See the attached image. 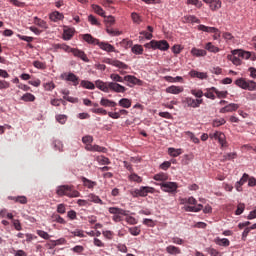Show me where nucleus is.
Returning a JSON list of instances; mask_svg holds the SVG:
<instances>
[{
    "label": "nucleus",
    "mask_w": 256,
    "mask_h": 256,
    "mask_svg": "<svg viewBox=\"0 0 256 256\" xmlns=\"http://www.w3.org/2000/svg\"><path fill=\"white\" fill-rule=\"evenodd\" d=\"M95 86L103 93H109V91H113L114 93H125L127 88L125 86L115 83V82H103L102 80H96Z\"/></svg>",
    "instance_id": "obj_1"
},
{
    "label": "nucleus",
    "mask_w": 256,
    "mask_h": 256,
    "mask_svg": "<svg viewBox=\"0 0 256 256\" xmlns=\"http://www.w3.org/2000/svg\"><path fill=\"white\" fill-rule=\"evenodd\" d=\"M184 203H187L184 205V210L190 213H199L203 209V205L197 204V200L193 197L185 199Z\"/></svg>",
    "instance_id": "obj_2"
},
{
    "label": "nucleus",
    "mask_w": 256,
    "mask_h": 256,
    "mask_svg": "<svg viewBox=\"0 0 256 256\" xmlns=\"http://www.w3.org/2000/svg\"><path fill=\"white\" fill-rule=\"evenodd\" d=\"M108 211L109 213H111V215H113L112 220L115 223H120V221H123V216L127 217V215H129V211L123 210L118 207H110Z\"/></svg>",
    "instance_id": "obj_3"
},
{
    "label": "nucleus",
    "mask_w": 256,
    "mask_h": 256,
    "mask_svg": "<svg viewBox=\"0 0 256 256\" xmlns=\"http://www.w3.org/2000/svg\"><path fill=\"white\" fill-rule=\"evenodd\" d=\"M235 85H237V87H240V89H245L246 91H256V82L253 80L239 78L235 81Z\"/></svg>",
    "instance_id": "obj_4"
},
{
    "label": "nucleus",
    "mask_w": 256,
    "mask_h": 256,
    "mask_svg": "<svg viewBox=\"0 0 256 256\" xmlns=\"http://www.w3.org/2000/svg\"><path fill=\"white\" fill-rule=\"evenodd\" d=\"M147 49H160V51H167L169 49V42L166 40H152L149 43L145 44Z\"/></svg>",
    "instance_id": "obj_5"
},
{
    "label": "nucleus",
    "mask_w": 256,
    "mask_h": 256,
    "mask_svg": "<svg viewBox=\"0 0 256 256\" xmlns=\"http://www.w3.org/2000/svg\"><path fill=\"white\" fill-rule=\"evenodd\" d=\"M210 139H215L221 146V149H225L229 147V143H227V139L223 132L216 131L214 133L209 134Z\"/></svg>",
    "instance_id": "obj_6"
},
{
    "label": "nucleus",
    "mask_w": 256,
    "mask_h": 256,
    "mask_svg": "<svg viewBox=\"0 0 256 256\" xmlns=\"http://www.w3.org/2000/svg\"><path fill=\"white\" fill-rule=\"evenodd\" d=\"M184 107H192V109H197L203 105V99H195L193 97H186L182 100Z\"/></svg>",
    "instance_id": "obj_7"
},
{
    "label": "nucleus",
    "mask_w": 256,
    "mask_h": 256,
    "mask_svg": "<svg viewBox=\"0 0 256 256\" xmlns=\"http://www.w3.org/2000/svg\"><path fill=\"white\" fill-rule=\"evenodd\" d=\"M179 185L176 182H163L161 184V189L165 193H175L177 191Z\"/></svg>",
    "instance_id": "obj_8"
},
{
    "label": "nucleus",
    "mask_w": 256,
    "mask_h": 256,
    "mask_svg": "<svg viewBox=\"0 0 256 256\" xmlns=\"http://www.w3.org/2000/svg\"><path fill=\"white\" fill-rule=\"evenodd\" d=\"M61 78L65 79V81H70L71 83H73L74 87H77L79 85V78L72 72L61 74Z\"/></svg>",
    "instance_id": "obj_9"
},
{
    "label": "nucleus",
    "mask_w": 256,
    "mask_h": 256,
    "mask_svg": "<svg viewBox=\"0 0 256 256\" xmlns=\"http://www.w3.org/2000/svg\"><path fill=\"white\" fill-rule=\"evenodd\" d=\"M70 53H72V55H74V57H78L79 59L84 61V63H89V58L87 57V54H85L83 52V50H79L77 48H72V49H70Z\"/></svg>",
    "instance_id": "obj_10"
},
{
    "label": "nucleus",
    "mask_w": 256,
    "mask_h": 256,
    "mask_svg": "<svg viewBox=\"0 0 256 256\" xmlns=\"http://www.w3.org/2000/svg\"><path fill=\"white\" fill-rule=\"evenodd\" d=\"M247 181H249V174L244 173L240 180L235 183L236 191L241 193L243 191V186L245 185V183H247Z\"/></svg>",
    "instance_id": "obj_11"
},
{
    "label": "nucleus",
    "mask_w": 256,
    "mask_h": 256,
    "mask_svg": "<svg viewBox=\"0 0 256 256\" xmlns=\"http://www.w3.org/2000/svg\"><path fill=\"white\" fill-rule=\"evenodd\" d=\"M206 5H209L211 11H219L221 9V0H203Z\"/></svg>",
    "instance_id": "obj_12"
},
{
    "label": "nucleus",
    "mask_w": 256,
    "mask_h": 256,
    "mask_svg": "<svg viewBox=\"0 0 256 256\" xmlns=\"http://www.w3.org/2000/svg\"><path fill=\"white\" fill-rule=\"evenodd\" d=\"M98 47H100L102 49V51H107V53H115V46H113L107 42L99 41Z\"/></svg>",
    "instance_id": "obj_13"
},
{
    "label": "nucleus",
    "mask_w": 256,
    "mask_h": 256,
    "mask_svg": "<svg viewBox=\"0 0 256 256\" xmlns=\"http://www.w3.org/2000/svg\"><path fill=\"white\" fill-rule=\"evenodd\" d=\"M82 39L89 45H99V39L93 37L91 34H83Z\"/></svg>",
    "instance_id": "obj_14"
},
{
    "label": "nucleus",
    "mask_w": 256,
    "mask_h": 256,
    "mask_svg": "<svg viewBox=\"0 0 256 256\" xmlns=\"http://www.w3.org/2000/svg\"><path fill=\"white\" fill-rule=\"evenodd\" d=\"M237 109H239V104L230 103L221 108L220 113H232V111H237Z\"/></svg>",
    "instance_id": "obj_15"
},
{
    "label": "nucleus",
    "mask_w": 256,
    "mask_h": 256,
    "mask_svg": "<svg viewBox=\"0 0 256 256\" xmlns=\"http://www.w3.org/2000/svg\"><path fill=\"white\" fill-rule=\"evenodd\" d=\"M166 253H168V255H181V248L177 247V246H173V245H169L166 247Z\"/></svg>",
    "instance_id": "obj_16"
},
{
    "label": "nucleus",
    "mask_w": 256,
    "mask_h": 256,
    "mask_svg": "<svg viewBox=\"0 0 256 256\" xmlns=\"http://www.w3.org/2000/svg\"><path fill=\"white\" fill-rule=\"evenodd\" d=\"M232 55H237L238 57H241L242 59H251L252 54L249 51L233 50Z\"/></svg>",
    "instance_id": "obj_17"
},
{
    "label": "nucleus",
    "mask_w": 256,
    "mask_h": 256,
    "mask_svg": "<svg viewBox=\"0 0 256 256\" xmlns=\"http://www.w3.org/2000/svg\"><path fill=\"white\" fill-rule=\"evenodd\" d=\"M166 93H171L172 95H179V93H183V87L182 86H169L166 88Z\"/></svg>",
    "instance_id": "obj_18"
},
{
    "label": "nucleus",
    "mask_w": 256,
    "mask_h": 256,
    "mask_svg": "<svg viewBox=\"0 0 256 256\" xmlns=\"http://www.w3.org/2000/svg\"><path fill=\"white\" fill-rule=\"evenodd\" d=\"M124 81L130 83L131 85H141L142 81L133 75L124 76Z\"/></svg>",
    "instance_id": "obj_19"
},
{
    "label": "nucleus",
    "mask_w": 256,
    "mask_h": 256,
    "mask_svg": "<svg viewBox=\"0 0 256 256\" xmlns=\"http://www.w3.org/2000/svg\"><path fill=\"white\" fill-rule=\"evenodd\" d=\"M214 243L216 245H219V247H229V245H231V242L229 241V239L219 238V237L214 239Z\"/></svg>",
    "instance_id": "obj_20"
},
{
    "label": "nucleus",
    "mask_w": 256,
    "mask_h": 256,
    "mask_svg": "<svg viewBox=\"0 0 256 256\" xmlns=\"http://www.w3.org/2000/svg\"><path fill=\"white\" fill-rule=\"evenodd\" d=\"M198 31H204V33H218L219 29L200 24L198 25Z\"/></svg>",
    "instance_id": "obj_21"
},
{
    "label": "nucleus",
    "mask_w": 256,
    "mask_h": 256,
    "mask_svg": "<svg viewBox=\"0 0 256 256\" xmlns=\"http://www.w3.org/2000/svg\"><path fill=\"white\" fill-rule=\"evenodd\" d=\"M77 193V191H75V189L73 188V186L71 185H63L58 187V190L56 193Z\"/></svg>",
    "instance_id": "obj_22"
},
{
    "label": "nucleus",
    "mask_w": 256,
    "mask_h": 256,
    "mask_svg": "<svg viewBox=\"0 0 256 256\" xmlns=\"http://www.w3.org/2000/svg\"><path fill=\"white\" fill-rule=\"evenodd\" d=\"M100 105L102 107H117V102L109 100L107 98H101Z\"/></svg>",
    "instance_id": "obj_23"
},
{
    "label": "nucleus",
    "mask_w": 256,
    "mask_h": 256,
    "mask_svg": "<svg viewBox=\"0 0 256 256\" xmlns=\"http://www.w3.org/2000/svg\"><path fill=\"white\" fill-rule=\"evenodd\" d=\"M168 155H170V157H179V155H183V149L168 148Z\"/></svg>",
    "instance_id": "obj_24"
},
{
    "label": "nucleus",
    "mask_w": 256,
    "mask_h": 256,
    "mask_svg": "<svg viewBox=\"0 0 256 256\" xmlns=\"http://www.w3.org/2000/svg\"><path fill=\"white\" fill-rule=\"evenodd\" d=\"M118 105L124 109H129L132 105V101L129 98H122L119 100Z\"/></svg>",
    "instance_id": "obj_25"
},
{
    "label": "nucleus",
    "mask_w": 256,
    "mask_h": 256,
    "mask_svg": "<svg viewBox=\"0 0 256 256\" xmlns=\"http://www.w3.org/2000/svg\"><path fill=\"white\" fill-rule=\"evenodd\" d=\"M190 77H196L197 79H207V73L197 72L196 70H192L189 72Z\"/></svg>",
    "instance_id": "obj_26"
},
{
    "label": "nucleus",
    "mask_w": 256,
    "mask_h": 256,
    "mask_svg": "<svg viewBox=\"0 0 256 256\" xmlns=\"http://www.w3.org/2000/svg\"><path fill=\"white\" fill-rule=\"evenodd\" d=\"M191 54L194 57H205V55H207V51L203 49L192 48Z\"/></svg>",
    "instance_id": "obj_27"
},
{
    "label": "nucleus",
    "mask_w": 256,
    "mask_h": 256,
    "mask_svg": "<svg viewBox=\"0 0 256 256\" xmlns=\"http://www.w3.org/2000/svg\"><path fill=\"white\" fill-rule=\"evenodd\" d=\"M82 183H83L84 187H87V189H93V187L97 186V182L91 181L85 177L82 178Z\"/></svg>",
    "instance_id": "obj_28"
},
{
    "label": "nucleus",
    "mask_w": 256,
    "mask_h": 256,
    "mask_svg": "<svg viewBox=\"0 0 256 256\" xmlns=\"http://www.w3.org/2000/svg\"><path fill=\"white\" fill-rule=\"evenodd\" d=\"M73 35H75V31L73 29L71 28L65 29L63 33V39L65 41H69L70 39L73 38Z\"/></svg>",
    "instance_id": "obj_29"
},
{
    "label": "nucleus",
    "mask_w": 256,
    "mask_h": 256,
    "mask_svg": "<svg viewBox=\"0 0 256 256\" xmlns=\"http://www.w3.org/2000/svg\"><path fill=\"white\" fill-rule=\"evenodd\" d=\"M212 91L217 95L218 99H227V95H229L228 91H219L217 88L212 87Z\"/></svg>",
    "instance_id": "obj_30"
},
{
    "label": "nucleus",
    "mask_w": 256,
    "mask_h": 256,
    "mask_svg": "<svg viewBox=\"0 0 256 256\" xmlns=\"http://www.w3.org/2000/svg\"><path fill=\"white\" fill-rule=\"evenodd\" d=\"M233 159H237V153L235 152H230L222 156L223 163H225V161H233Z\"/></svg>",
    "instance_id": "obj_31"
},
{
    "label": "nucleus",
    "mask_w": 256,
    "mask_h": 256,
    "mask_svg": "<svg viewBox=\"0 0 256 256\" xmlns=\"http://www.w3.org/2000/svg\"><path fill=\"white\" fill-rule=\"evenodd\" d=\"M63 19V14H61L59 11H54L50 14V20L51 21H61Z\"/></svg>",
    "instance_id": "obj_32"
},
{
    "label": "nucleus",
    "mask_w": 256,
    "mask_h": 256,
    "mask_svg": "<svg viewBox=\"0 0 256 256\" xmlns=\"http://www.w3.org/2000/svg\"><path fill=\"white\" fill-rule=\"evenodd\" d=\"M34 25H37L38 27H41V29H47V22L44 20H41V18L34 17Z\"/></svg>",
    "instance_id": "obj_33"
},
{
    "label": "nucleus",
    "mask_w": 256,
    "mask_h": 256,
    "mask_svg": "<svg viewBox=\"0 0 256 256\" xmlns=\"http://www.w3.org/2000/svg\"><path fill=\"white\" fill-rule=\"evenodd\" d=\"M8 199L15 201V203H21L22 205H25L27 203V197L25 196H17V197H8Z\"/></svg>",
    "instance_id": "obj_34"
},
{
    "label": "nucleus",
    "mask_w": 256,
    "mask_h": 256,
    "mask_svg": "<svg viewBox=\"0 0 256 256\" xmlns=\"http://www.w3.org/2000/svg\"><path fill=\"white\" fill-rule=\"evenodd\" d=\"M131 19H132L133 23H135L136 25H141V23H143V19L137 12H133L131 14Z\"/></svg>",
    "instance_id": "obj_35"
},
{
    "label": "nucleus",
    "mask_w": 256,
    "mask_h": 256,
    "mask_svg": "<svg viewBox=\"0 0 256 256\" xmlns=\"http://www.w3.org/2000/svg\"><path fill=\"white\" fill-rule=\"evenodd\" d=\"M81 87H83L84 89H90L93 90L95 89V85L93 84V82L88 81V80H82L80 83Z\"/></svg>",
    "instance_id": "obj_36"
},
{
    "label": "nucleus",
    "mask_w": 256,
    "mask_h": 256,
    "mask_svg": "<svg viewBox=\"0 0 256 256\" xmlns=\"http://www.w3.org/2000/svg\"><path fill=\"white\" fill-rule=\"evenodd\" d=\"M110 79L113 81V83H123L125 81V77H121L119 74H111Z\"/></svg>",
    "instance_id": "obj_37"
},
{
    "label": "nucleus",
    "mask_w": 256,
    "mask_h": 256,
    "mask_svg": "<svg viewBox=\"0 0 256 256\" xmlns=\"http://www.w3.org/2000/svg\"><path fill=\"white\" fill-rule=\"evenodd\" d=\"M205 49L210 53H219V47L213 45V43L208 42L205 46Z\"/></svg>",
    "instance_id": "obj_38"
},
{
    "label": "nucleus",
    "mask_w": 256,
    "mask_h": 256,
    "mask_svg": "<svg viewBox=\"0 0 256 256\" xmlns=\"http://www.w3.org/2000/svg\"><path fill=\"white\" fill-rule=\"evenodd\" d=\"M167 179H169V175H167V173L161 172V173L154 175L155 181H167Z\"/></svg>",
    "instance_id": "obj_39"
},
{
    "label": "nucleus",
    "mask_w": 256,
    "mask_h": 256,
    "mask_svg": "<svg viewBox=\"0 0 256 256\" xmlns=\"http://www.w3.org/2000/svg\"><path fill=\"white\" fill-rule=\"evenodd\" d=\"M52 221L55 223H60V225H65V223H67V221H65V219H63V217H61L59 214H53Z\"/></svg>",
    "instance_id": "obj_40"
},
{
    "label": "nucleus",
    "mask_w": 256,
    "mask_h": 256,
    "mask_svg": "<svg viewBox=\"0 0 256 256\" xmlns=\"http://www.w3.org/2000/svg\"><path fill=\"white\" fill-rule=\"evenodd\" d=\"M215 91H213V87L206 89V92L204 93V97L207 99H212V101H215Z\"/></svg>",
    "instance_id": "obj_41"
},
{
    "label": "nucleus",
    "mask_w": 256,
    "mask_h": 256,
    "mask_svg": "<svg viewBox=\"0 0 256 256\" xmlns=\"http://www.w3.org/2000/svg\"><path fill=\"white\" fill-rule=\"evenodd\" d=\"M21 101H25V102H33L35 101V95L31 94V93H26L21 97Z\"/></svg>",
    "instance_id": "obj_42"
},
{
    "label": "nucleus",
    "mask_w": 256,
    "mask_h": 256,
    "mask_svg": "<svg viewBox=\"0 0 256 256\" xmlns=\"http://www.w3.org/2000/svg\"><path fill=\"white\" fill-rule=\"evenodd\" d=\"M132 53L135 55H143V46L136 44L132 47Z\"/></svg>",
    "instance_id": "obj_43"
},
{
    "label": "nucleus",
    "mask_w": 256,
    "mask_h": 256,
    "mask_svg": "<svg viewBox=\"0 0 256 256\" xmlns=\"http://www.w3.org/2000/svg\"><path fill=\"white\" fill-rule=\"evenodd\" d=\"M93 11L97 13V15H100V17H105V10L101 8L99 5H92Z\"/></svg>",
    "instance_id": "obj_44"
},
{
    "label": "nucleus",
    "mask_w": 256,
    "mask_h": 256,
    "mask_svg": "<svg viewBox=\"0 0 256 256\" xmlns=\"http://www.w3.org/2000/svg\"><path fill=\"white\" fill-rule=\"evenodd\" d=\"M56 121L60 123V125H65V123H67V115L65 114L56 115Z\"/></svg>",
    "instance_id": "obj_45"
},
{
    "label": "nucleus",
    "mask_w": 256,
    "mask_h": 256,
    "mask_svg": "<svg viewBox=\"0 0 256 256\" xmlns=\"http://www.w3.org/2000/svg\"><path fill=\"white\" fill-rule=\"evenodd\" d=\"M113 67H118V69H127V64L119 61V60H113L112 62Z\"/></svg>",
    "instance_id": "obj_46"
},
{
    "label": "nucleus",
    "mask_w": 256,
    "mask_h": 256,
    "mask_svg": "<svg viewBox=\"0 0 256 256\" xmlns=\"http://www.w3.org/2000/svg\"><path fill=\"white\" fill-rule=\"evenodd\" d=\"M225 123H227L225 118L215 119L212 122V126L213 127H221V125H225Z\"/></svg>",
    "instance_id": "obj_47"
},
{
    "label": "nucleus",
    "mask_w": 256,
    "mask_h": 256,
    "mask_svg": "<svg viewBox=\"0 0 256 256\" xmlns=\"http://www.w3.org/2000/svg\"><path fill=\"white\" fill-rule=\"evenodd\" d=\"M191 95H194L197 99H201V97L204 96L203 90H197V89H192L190 91Z\"/></svg>",
    "instance_id": "obj_48"
},
{
    "label": "nucleus",
    "mask_w": 256,
    "mask_h": 256,
    "mask_svg": "<svg viewBox=\"0 0 256 256\" xmlns=\"http://www.w3.org/2000/svg\"><path fill=\"white\" fill-rule=\"evenodd\" d=\"M106 32L108 33V35H112V37H119V35H121V32H119L117 30H113L109 26H107Z\"/></svg>",
    "instance_id": "obj_49"
},
{
    "label": "nucleus",
    "mask_w": 256,
    "mask_h": 256,
    "mask_svg": "<svg viewBox=\"0 0 256 256\" xmlns=\"http://www.w3.org/2000/svg\"><path fill=\"white\" fill-rule=\"evenodd\" d=\"M91 111H92V113H96V115H107L108 114L107 110H105L103 108H92Z\"/></svg>",
    "instance_id": "obj_50"
},
{
    "label": "nucleus",
    "mask_w": 256,
    "mask_h": 256,
    "mask_svg": "<svg viewBox=\"0 0 256 256\" xmlns=\"http://www.w3.org/2000/svg\"><path fill=\"white\" fill-rule=\"evenodd\" d=\"M185 20L187 21V23H201V20L193 15L185 17Z\"/></svg>",
    "instance_id": "obj_51"
},
{
    "label": "nucleus",
    "mask_w": 256,
    "mask_h": 256,
    "mask_svg": "<svg viewBox=\"0 0 256 256\" xmlns=\"http://www.w3.org/2000/svg\"><path fill=\"white\" fill-rule=\"evenodd\" d=\"M129 233H131L134 237H137V235H141V229L139 227H131L129 228Z\"/></svg>",
    "instance_id": "obj_52"
},
{
    "label": "nucleus",
    "mask_w": 256,
    "mask_h": 256,
    "mask_svg": "<svg viewBox=\"0 0 256 256\" xmlns=\"http://www.w3.org/2000/svg\"><path fill=\"white\" fill-rule=\"evenodd\" d=\"M103 237H105L106 239H109V241H111V239H113L115 233H113V231L111 230H106L102 232Z\"/></svg>",
    "instance_id": "obj_53"
},
{
    "label": "nucleus",
    "mask_w": 256,
    "mask_h": 256,
    "mask_svg": "<svg viewBox=\"0 0 256 256\" xmlns=\"http://www.w3.org/2000/svg\"><path fill=\"white\" fill-rule=\"evenodd\" d=\"M82 143H84V145H90L91 143H93V136L91 135H86L82 138Z\"/></svg>",
    "instance_id": "obj_54"
},
{
    "label": "nucleus",
    "mask_w": 256,
    "mask_h": 256,
    "mask_svg": "<svg viewBox=\"0 0 256 256\" xmlns=\"http://www.w3.org/2000/svg\"><path fill=\"white\" fill-rule=\"evenodd\" d=\"M88 21H89V23H91V25H96L97 27H99V25H101V23H99V20H97V18H95V16H93V15L88 16Z\"/></svg>",
    "instance_id": "obj_55"
},
{
    "label": "nucleus",
    "mask_w": 256,
    "mask_h": 256,
    "mask_svg": "<svg viewBox=\"0 0 256 256\" xmlns=\"http://www.w3.org/2000/svg\"><path fill=\"white\" fill-rule=\"evenodd\" d=\"M92 151L93 152L97 151L98 153H106L107 152V148L101 147L99 145H93Z\"/></svg>",
    "instance_id": "obj_56"
},
{
    "label": "nucleus",
    "mask_w": 256,
    "mask_h": 256,
    "mask_svg": "<svg viewBox=\"0 0 256 256\" xmlns=\"http://www.w3.org/2000/svg\"><path fill=\"white\" fill-rule=\"evenodd\" d=\"M243 211H245V205L243 203H239L235 211V215H241Z\"/></svg>",
    "instance_id": "obj_57"
},
{
    "label": "nucleus",
    "mask_w": 256,
    "mask_h": 256,
    "mask_svg": "<svg viewBox=\"0 0 256 256\" xmlns=\"http://www.w3.org/2000/svg\"><path fill=\"white\" fill-rule=\"evenodd\" d=\"M98 162L101 163V165H109L111 163V161H109V158L105 156H100L98 158Z\"/></svg>",
    "instance_id": "obj_58"
},
{
    "label": "nucleus",
    "mask_w": 256,
    "mask_h": 256,
    "mask_svg": "<svg viewBox=\"0 0 256 256\" xmlns=\"http://www.w3.org/2000/svg\"><path fill=\"white\" fill-rule=\"evenodd\" d=\"M230 61H232L234 65H241V59H239L237 55L233 54L232 56H230Z\"/></svg>",
    "instance_id": "obj_59"
},
{
    "label": "nucleus",
    "mask_w": 256,
    "mask_h": 256,
    "mask_svg": "<svg viewBox=\"0 0 256 256\" xmlns=\"http://www.w3.org/2000/svg\"><path fill=\"white\" fill-rule=\"evenodd\" d=\"M44 89L46 91H53V89H55V83L53 82H48L44 84Z\"/></svg>",
    "instance_id": "obj_60"
},
{
    "label": "nucleus",
    "mask_w": 256,
    "mask_h": 256,
    "mask_svg": "<svg viewBox=\"0 0 256 256\" xmlns=\"http://www.w3.org/2000/svg\"><path fill=\"white\" fill-rule=\"evenodd\" d=\"M143 225H146V227H153L155 225V222L152 219L145 218L143 220Z\"/></svg>",
    "instance_id": "obj_61"
},
{
    "label": "nucleus",
    "mask_w": 256,
    "mask_h": 256,
    "mask_svg": "<svg viewBox=\"0 0 256 256\" xmlns=\"http://www.w3.org/2000/svg\"><path fill=\"white\" fill-rule=\"evenodd\" d=\"M33 66L36 69H45V63L41 62V61H34L33 62Z\"/></svg>",
    "instance_id": "obj_62"
},
{
    "label": "nucleus",
    "mask_w": 256,
    "mask_h": 256,
    "mask_svg": "<svg viewBox=\"0 0 256 256\" xmlns=\"http://www.w3.org/2000/svg\"><path fill=\"white\" fill-rule=\"evenodd\" d=\"M248 187H255L256 186V179L255 177H249L248 175Z\"/></svg>",
    "instance_id": "obj_63"
},
{
    "label": "nucleus",
    "mask_w": 256,
    "mask_h": 256,
    "mask_svg": "<svg viewBox=\"0 0 256 256\" xmlns=\"http://www.w3.org/2000/svg\"><path fill=\"white\" fill-rule=\"evenodd\" d=\"M116 247L120 253H127V246L125 244H118Z\"/></svg>",
    "instance_id": "obj_64"
}]
</instances>
